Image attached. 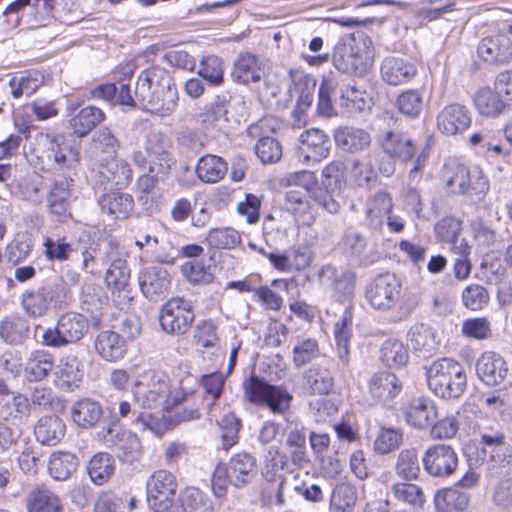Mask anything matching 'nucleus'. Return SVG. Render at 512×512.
Returning a JSON list of instances; mask_svg holds the SVG:
<instances>
[{
  "instance_id": "f257e3e1",
  "label": "nucleus",
  "mask_w": 512,
  "mask_h": 512,
  "mask_svg": "<svg viewBox=\"0 0 512 512\" xmlns=\"http://www.w3.org/2000/svg\"><path fill=\"white\" fill-rule=\"evenodd\" d=\"M133 396L142 408L155 413L168 410L184 399L173 395L167 378L153 370L145 371L138 376L133 386Z\"/></svg>"
},
{
  "instance_id": "f03ea898",
  "label": "nucleus",
  "mask_w": 512,
  "mask_h": 512,
  "mask_svg": "<svg viewBox=\"0 0 512 512\" xmlns=\"http://www.w3.org/2000/svg\"><path fill=\"white\" fill-rule=\"evenodd\" d=\"M256 475V458L245 451L235 453L227 463L216 465L211 478L213 493L216 497H223L229 483L241 488L251 483Z\"/></svg>"
},
{
  "instance_id": "7ed1b4c3",
  "label": "nucleus",
  "mask_w": 512,
  "mask_h": 512,
  "mask_svg": "<svg viewBox=\"0 0 512 512\" xmlns=\"http://www.w3.org/2000/svg\"><path fill=\"white\" fill-rule=\"evenodd\" d=\"M427 382L435 395L444 399L458 398L467 387V376L459 362L442 358L427 368Z\"/></svg>"
},
{
  "instance_id": "20e7f679",
  "label": "nucleus",
  "mask_w": 512,
  "mask_h": 512,
  "mask_svg": "<svg viewBox=\"0 0 512 512\" xmlns=\"http://www.w3.org/2000/svg\"><path fill=\"white\" fill-rule=\"evenodd\" d=\"M144 152L136 150L132 154L134 164L148 169L149 173L167 175L173 164L170 152L172 141L160 130H151L144 140Z\"/></svg>"
},
{
  "instance_id": "39448f33",
  "label": "nucleus",
  "mask_w": 512,
  "mask_h": 512,
  "mask_svg": "<svg viewBox=\"0 0 512 512\" xmlns=\"http://www.w3.org/2000/svg\"><path fill=\"white\" fill-rule=\"evenodd\" d=\"M88 320L85 316L75 312L63 314L55 327L35 328V336L42 345L52 348H61L81 340L88 331Z\"/></svg>"
},
{
  "instance_id": "423d86ee",
  "label": "nucleus",
  "mask_w": 512,
  "mask_h": 512,
  "mask_svg": "<svg viewBox=\"0 0 512 512\" xmlns=\"http://www.w3.org/2000/svg\"><path fill=\"white\" fill-rule=\"evenodd\" d=\"M31 152L48 166L58 165L70 168L79 162V152L67 144L65 135L56 133H38L32 141Z\"/></svg>"
},
{
  "instance_id": "0eeeda50",
  "label": "nucleus",
  "mask_w": 512,
  "mask_h": 512,
  "mask_svg": "<svg viewBox=\"0 0 512 512\" xmlns=\"http://www.w3.org/2000/svg\"><path fill=\"white\" fill-rule=\"evenodd\" d=\"M243 389L246 400L266 406L274 414L284 413L292 400V396L285 389L270 385L254 375L244 380Z\"/></svg>"
},
{
  "instance_id": "6e6552de",
  "label": "nucleus",
  "mask_w": 512,
  "mask_h": 512,
  "mask_svg": "<svg viewBox=\"0 0 512 512\" xmlns=\"http://www.w3.org/2000/svg\"><path fill=\"white\" fill-rule=\"evenodd\" d=\"M178 482L176 476L165 469L153 472L147 480V502L154 512H171Z\"/></svg>"
},
{
  "instance_id": "1a4fd4ad",
  "label": "nucleus",
  "mask_w": 512,
  "mask_h": 512,
  "mask_svg": "<svg viewBox=\"0 0 512 512\" xmlns=\"http://www.w3.org/2000/svg\"><path fill=\"white\" fill-rule=\"evenodd\" d=\"M400 294V281L390 273L378 275L366 289L369 305L380 311L391 310L398 303Z\"/></svg>"
},
{
  "instance_id": "9d476101",
  "label": "nucleus",
  "mask_w": 512,
  "mask_h": 512,
  "mask_svg": "<svg viewBox=\"0 0 512 512\" xmlns=\"http://www.w3.org/2000/svg\"><path fill=\"white\" fill-rule=\"evenodd\" d=\"M159 321L166 333L183 335L194 321L192 306L183 298H172L163 305Z\"/></svg>"
},
{
  "instance_id": "9b49d317",
  "label": "nucleus",
  "mask_w": 512,
  "mask_h": 512,
  "mask_svg": "<svg viewBox=\"0 0 512 512\" xmlns=\"http://www.w3.org/2000/svg\"><path fill=\"white\" fill-rule=\"evenodd\" d=\"M424 469L434 477L451 475L458 466L455 450L447 444H435L426 449L423 458Z\"/></svg>"
},
{
  "instance_id": "f8f14e48",
  "label": "nucleus",
  "mask_w": 512,
  "mask_h": 512,
  "mask_svg": "<svg viewBox=\"0 0 512 512\" xmlns=\"http://www.w3.org/2000/svg\"><path fill=\"white\" fill-rule=\"evenodd\" d=\"M111 264L105 272V283L114 300L119 304H127L132 300L130 288V269L125 259L118 255L110 259Z\"/></svg>"
},
{
  "instance_id": "ddd939ff",
  "label": "nucleus",
  "mask_w": 512,
  "mask_h": 512,
  "mask_svg": "<svg viewBox=\"0 0 512 512\" xmlns=\"http://www.w3.org/2000/svg\"><path fill=\"white\" fill-rule=\"evenodd\" d=\"M472 123L470 109L461 103L444 106L436 117L437 129L444 135L456 136L464 133Z\"/></svg>"
},
{
  "instance_id": "4468645a",
  "label": "nucleus",
  "mask_w": 512,
  "mask_h": 512,
  "mask_svg": "<svg viewBox=\"0 0 512 512\" xmlns=\"http://www.w3.org/2000/svg\"><path fill=\"white\" fill-rule=\"evenodd\" d=\"M105 444L112 448L122 463L133 464L142 456V444L136 434L130 431L108 429L104 435Z\"/></svg>"
},
{
  "instance_id": "2eb2a0df",
  "label": "nucleus",
  "mask_w": 512,
  "mask_h": 512,
  "mask_svg": "<svg viewBox=\"0 0 512 512\" xmlns=\"http://www.w3.org/2000/svg\"><path fill=\"white\" fill-rule=\"evenodd\" d=\"M298 151L299 160L303 164H317L327 158L330 153L329 136L322 130L312 128L300 135Z\"/></svg>"
},
{
  "instance_id": "dca6fc26",
  "label": "nucleus",
  "mask_w": 512,
  "mask_h": 512,
  "mask_svg": "<svg viewBox=\"0 0 512 512\" xmlns=\"http://www.w3.org/2000/svg\"><path fill=\"white\" fill-rule=\"evenodd\" d=\"M319 278L323 285L332 289L334 297L338 301L352 297L355 289V274L352 271L338 269L328 264L322 267Z\"/></svg>"
},
{
  "instance_id": "f3484780",
  "label": "nucleus",
  "mask_w": 512,
  "mask_h": 512,
  "mask_svg": "<svg viewBox=\"0 0 512 512\" xmlns=\"http://www.w3.org/2000/svg\"><path fill=\"white\" fill-rule=\"evenodd\" d=\"M305 430V427L298 421L289 422L286 428L285 452L290 458L291 465L297 468H302L310 462Z\"/></svg>"
},
{
  "instance_id": "a211bd4d",
  "label": "nucleus",
  "mask_w": 512,
  "mask_h": 512,
  "mask_svg": "<svg viewBox=\"0 0 512 512\" xmlns=\"http://www.w3.org/2000/svg\"><path fill=\"white\" fill-rule=\"evenodd\" d=\"M477 52L485 62L507 64L512 60V41L504 34L488 36L480 41Z\"/></svg>"
},
{
  "instance_id": "6ab92c4d",
  "label": "nucleus",
  "mask_w": 512,
  "mask_h": 512,
  "mask_svg": "<svg viewBox=\"0 0 512 512\" xmlns=\"http://www.w3.org/2000/svg\"><path fill=\"white\" fill-rule=\"evenodd\" d=\"M336 146L343 152L356 154L367 150L372 142L370 133L356 126L338 127L333 134Z\"/></svg>"
},
{
  "instance_id": "aec40b11",
  "label": "nucleus",
  "mask_w": 512,
  "mask_h": 512,
  "mask_svg": "<svg viewBox=\"0 0 512 512\" xmlns=\"http://www.w3.org/2000/svg\"><path fill=\"white\" fill-rule=\"evenodd\" d=\"M479 378L488 386L500 385L508 375L504 358L495 352H485L476 363Z\"/></svg>"
},
{
  "instance_id": "412c9836",
  "label": "nucleus",
  "mask_w": 512,
  "mask_h": 512,
  "mask_svg": "<svg viewBox=\"0 0 512 512\" xmlns=\"http://www.w3.org/2000/svg\"><path fill=\"white\" fill-rule=\"evenodd\" d=\"M402 383L390 372L375 373L369 380L368 392L373 403H387L393 400L401 391Z\"/></svg>"
},
{
  "instance_id": "4be33fe9",
  "label": "nucleus",
  "mask_w": 512,
  "mask_h": 512,
  "mask_svg": "<svg viewBox=\"0 0 512 512\" xmlns=\"http://www.w3.org/2000/svg\"><path fill=\"white\" fill-rule=\"evenodd\" d=\"M408 346L419 356L429 357L433 355L439 346V340L432 327L417 323L407 334Z\"/></svg>"
},
{
  "instance_id": "5701e85b",
  "label": "nucleus",
  "mask_w": 512,
  "mask_h": 512,
  "mask_svg": "<svg viewBox=\"0 0 512 512\" xmlns=\"http://www.w3.org/2000/svg\"><path fill=\"white\" fill-rule=\"evenodd\" d=\"M139 286L146 298L156 301L170 287L168 272L161 267H147L139 274Z\"/></svg>"
},
{
  "instance_id": "b1692460",
  "label": "nucleus",
  "mask_w": 512,
  "mask_h": 512,
  "mask_svg": "<svg viewBox=\"0 0 512 512\" xmlns=\"http://www.w3.org/2000/svg\"><path fill=\"white\" fill-rule=\"evenodd\" d=\"M118 248V243L112 239L92 240L89 245L81 251L83 258L82 269L94 273L90 268L99 261L104 264L114 256H117Z\"/></svg>"
},
{
  "instance_id": "393cba45",
  "label": "nucleus",
  "mask_w": 512,
  "mask_h": 512,
  "mask_svg": "<svg viewBox=\"0 0 512 512\" xmlns=\"http://www.w3.org/2000/svg\"><path fill=\"white\" fill-rule=\"evenodd\" d=\"M407 423L417 429L430 426L437 418V409L433 401L426 397L413 398L405 409Z\"/></svg>"
},
{
  "instance_id": "a878e982",
  "label": "nucleus",
  "mask_w": 512,
  "mask_h": 512,
  "mask_svg": "<svg viewBox=\"0 0 512 512\" xmlns=\"http://www.w3.org/2000/svg\"><path fill=\"white\" fill-rule=\"evenodd\" d=\"M310 198V190L303 188H292L287 191L285 196L287 210L292 212L296 220L305 226L312 225L315 220Z\"/></svg>"
},
{
  "instance_id": "bb28decb",
  "label": "nucleus",
  "mask_w": 512,
  "mask_h": 512,
  "mask_svg": "<svg viewBox=\"0 0 512 512\" xmlns=\"http://www.w3.org/2000/svg\"><path fill=\"white\" fill-rule=\"evenodd\" d=\"M99 178L102 183L110 184L117 189L127 187L133 178V172L128 162L112 158L100 165Z\"/></svg>"
},
{
  "instance_id": "cd10ccee",
  "label": "nucleus",
  "mask_w": 512,
  "mask_h": 512,
  "mask_svg": "<svg viewBox=\"0 0 512 512\" xmlns=\"http://www.w3.org/2000/svg\"><path fill=\"white\" fill-rule=\"evenodd\" d=\"M172 77L169 73L160 67H152L144 70L138 77L135 88L136 98L145 97L146 94H155L162 92L168 85H172Z\"/></svg>"
},
{
  "instance_id": "c85d7f7f",
  "label": "nucleus",
  "mask_w": 512,
  "mask_h": 512,
  "mask_svg": "<svg viewBox=\"0 0 512 512\" xmlns=\"http://www.w3.org/2000/svg\"><path fill=\"white\" fill-rule=\"evenodd\" d=\"M53 370L56 384L64 390L78 387L83 378L81 362L73 355L62 357Z\"/></svg>"
},
{
  "instance_id": "c756f323",
  "label": "nucleus",
  "mask_w": 512,
  "mask_h": 512,
  "mask_svg": "<svg viewBox=\"0 0 512 512\" xmlns=\"http://www.w3.org/2000/svg\"><path fill=\"white\" fill-rule=\"evenodd\" d=\"M161 91L152 94V96L151 93H147L145 97L138 98V100L151 113L164 117L176 108L178 92L173 82L172 85H168V88Z\"/></svg>"
},
{
  "instance_id": "7c9ffc66",
  "label": "nucleus",
  "mask_w": 512,
  "mask_h": 512,
  "mask_svg": "<svg viewBox=\"0 0 512 512\" xmlns=\"http://www.w3.org/2000/svg\"><path fill=\"white\" fill-rule=\"evenodd\" d=\"M96 353L105 361L115 362L123 358L126 344L118 333L110 330L101 331L94 340Z\"/></svg>"
},
{
  "instance_id": "2f4dec72",
  "label": "nucleus",
  "mask_w": 512,
  "mask_h": 512,
  "mask_svg": "<svg viewBox=\"0 0 512 512\" xmlns=\"http://www.w3.org/2000/svg\"><path fill=\"white\" fill-rule=\"evenodd\" d=\"M232 76L239 83H257L265 79V69L254 55L244 53L235 61Z\"/></svg>"
},
{
  "instance_id": "473e14b6",
  "label": "nucleus",
  "mask_w": 512,
  "mask_h": 512,
  "mask_svg": "<svg viewBox=\"0 0 512 512\" xmlns=\"http://www.w3.org/2000/svg\"><path fill=\"white\" fill-rule=\"evenodd\" d=\"M228 171V163L225 159L214 154L202 156L195 167V172L200 181L207 184H215L222 180Z\"/></svg>"
},
{
  "instance_id": "72a5a7b5",
  "label": "nucleus",
  "mask_w": 512,
  "mask_h": 512,
  "mask_svg": "<svg viewBox=\"0 0 512 512\" xmlns=\"http://www.w3.org/2000/svg\"><path fill=\"white\" fill-rule=\"evenodd\" d=\"M416 67L400 58H386L381 66L382 79L390 85H400L416 75Z\"/></svg>"
},
{
  "instance_id": "f704fd0d",
  "label": "nucleus",
  "mask_w": 512,
  "mask_h": 512,
  "mask_svg": "<svg viewBox=\"0 0 512 512\" xmlns=\"http://www.w3.org/2000/svg\"><path fill=\"white\" fill-rule=\"evenodd\" d=\"M102 212L115 219L127 218L134 208L133 197L128 193L110 192L98 199Z\"/></svg>"
},
{
  "instance_id": "c9c22d12",
  "label": "nucleus",
  "mask_w": 512,
  "mask_h": 512,
  "mask_svg": "<svg viewBox=\"0 0 512 512\" xmlns=\"http://www.w3.org/2000/svg\"><path fill=\"white\" fill-rule=\"evenodd\" d=\"M179 506L171 512H214L213 504L200 489L190 486L182 489L178 495Z\"/></svg>"
},
{
  "instance_id": "e433bc0d",
  "label": "nucleus",
  "mask_w": 512,
  "mask_h": 512,
  "mask_svg": "<svg viewBox=\"0 0 512 512\" xmlns=\"http://www.w3.org/2000/svg\"><path fill=\"white\" fill-rule=\"evenodd\" d=\"M34 434L41 444L53 446L64 437L65 424L56 415L43 416L35 425Z\"/></svg>"
},
{
  "instance_id": "4c0bfd02",
  "label": "nucleus",
  "mask_w": 512,
  "mask_h": 512,
  "mask_svg": "<svg viewBox=\"0 0 512 512\" xmlns=\"http://www.w3.org/2000/svg\"><path fill=\"white\" fill-rule=\"evenodd\" d=\"M26 507L28 512H63L60 497L45 487H37L29 492Z\"/></svg>"
},
{
  "instance_id": "58836bf2",
  "label": "nucleus",
  "mask_w": 512,
  "mask_h": 512,
  "mask_svg": "<svg viewBox=\"0 0 512 512\" xmlns=\"http://www.w3.org/2000/svg\"><path fill=\"white\" fill-rule=\"evenodd\" d=\"M392 197L385 191L376 192L367 202L366 217L369 226L374 229L381 228L385 218L393 209Z\"/></svg>"
},
{
  "instance_id": "ea45409f",
  "label": "nucleus",
  "mask_w": 512,
  "mask_h": 512,
  "mask_svg": "<svg viewBox=\"0 0 512 512\" xmlns=\"http://www.w3.org/2000/svg\"><path fill=\"white\" fill-rule=\"evenodd\" d=\"M79 465L78 457L68 451H54L48 460V472L58 481H65L72 476Z\"/></svg>"
},
{
  "instance_id": "a19ab883",
  "label": "nucleus",
  "mask_w": 512,
  "mask_h": 512,
  "mask_svg": "<svg viewBox=\"0 0 512 512\" xmlns=\"http://www.w3.org/2000/svg\"><path fill=\"white\" fill-rule=\"evenodd\" d=\"M104 119L105 114L100 108L87 106L70 118L69 127L78 137H85Z\"/></svg>"
},
{
  "instance_id": "79ce46f5",
  "label": "nucleus",
  "mask_w": 512,
  "mask_h": 512,
  "mask_svg": "<svg viewBox=\"0 0 512 512\" xmlns=\"http://www.w3.org/2000/svg\"><path fill=\"white\" fill-rule=\"evenodd\" d=\"M470 503V496L455 488H444L434 496L435 508L438 512H463Z\"/></svg>"
},
{
  "instance_id": "37998d69",
  "label": "nucleus",
  "mask_w": 512,
  "mask_h": 512,
  "mask_svg": "<svg viewBox=\"0 0 512 512\" xmlns=\"http://www.w3.org/2000/svg\"><path fill=\"white\" fill-rule=\"evenodd\" d=\"M73 421L82 428H90L96 425L102 417L103 411L99 402L84 398L73 404Z\"/></svg>"
},
{
  "instance_id": "c03bdc74",
  "label": "nucleus",
  "mask_w": 512,
  "mask_h": 512,
  "mask_svg": "<svg viewBox=\"0 0 512 512\" xmlns=\"http://www.w3.org/2000/svg\"><path fill=\"white\" fill-rule=\"evenodd\" d=\"M229 101L225 97L217 96L205 111L198 115V121L207 128L221 130L228 123Z\"/></svg>"
},
{
  "instance_id": "a18cd8bd",
  "label": "nucleus",
  "mask_w": 512,
  "mask_h": 512,
  "mask_svg": "<svg viewBox=\"0 0 512 512\" xmlns=\"http://www.w3.org/2000/svg\"><path fill=\"white\" fill-rule=\"evenodd\" d=\"M357 502V489L350 483L337 484L330 497V512H353Z\"/></svg>"
},
{
  "instance_id": "49530a36",
  "label": "nucleus",
  "mask_w": 512,
  "mask_h": 512,
  "mask_svg": "<svg viewBox=\"0 0 512 512\" xmlns=\"http://www.w3.org/2000/svg\"><path fill=\"white\" fill-rule=\"evenodd\" d=\"M114 458L108 453H97L88 462L87 472L91 481L103 485L114 474Z\"/></svg>"
},
{
  "instance_id": "de8ad7c7",
  "label": "nucleus",
  "mask_w": 512,
  "mask_h": 512,
  "mask_svg": "<svg viewBox=\"0 0 512 512\" xmlns=\"http://www.w3.org/2000/svg\"><path fill=\"white\" fill-rule=\"evenodd\" d=\"M205 240L210 248L217 250H233L242 242L240 233L229 226L210 229Z\"/></svg>"
},
{
  "instance_id": "09e8293b",
  "label": "nucleus",
  "mask_w": 512,
  "mask_h": 512,
  "mask_svg": "<svg viewBox=\"0 0 512 512\" xmlns=\"http://www.w3.org/2000/svg\"><path fill=\"white\" fill-rule=\"evenodd\" d=\"M305 383L313 394H328L334 386V378L328 367L314 365L304 374Z\"/></svg>"
},
{
  "instance_id": "8fccbe9b",
  "label": "nucleus",
  "mask_w": 512,
  "mask_h": 512,
  "mask_svg": "<svg viewBox=\"0 0 512 512\" xmlns=\"http://www.w3.org/2000/svg\"><path fill=\"white\" fill-rule=\"evenodd\" d=\"M474 105L479 114L488 117H495L501 114L505 103L499 93L488 87L479 89L474 96Z\"/></svg>"
},
{
  "instance_id": "3c124183",
  "label": "nucleus",
  "mask_w": 512,
  "mask_h": 512,
  "mask_svg": "<svg viewBox=\"0 0 512 512\" xmlns=\"http://www.w3.org/2000/svg\"><path fill=\"white\" fill-rule=\"evenodd\" d=\"M54 368V361L51 354L45 351H34L31 353L26 366L25 375L30 381H41L46 378Z\"/></svg>"
},
{
  "instance_id": "603ef678",
  "label": "nucleus",
  "mask_w": 512,
  "mask_h": 512,
  "mask_svg": "<svg viewBox=\"0 0 512 512\" xmlns=\"http://www.w3.org/2000/svg\"><path fill=\"white\" fill-rule=\"evenodd\" d=\"M50 301V292L45 288L27 290L21 297L22 307L31 317H41L45 315L48 311Z\"/></svg>"
},
{
  "instance_id": "864d4df0",
  "label": "nucleus",
  "mask_w": 512,
  "mask_h": 512,
  "mask_svg": "<svg viewBox=\"0 0 512 512\" xmlns=\"http://www.w3.org/2000/svg\"><path fill=\"white\" fill-rule=\"evenodd\" d=\"M383 148L390 156L408 161L415 154V146L413 141L400 134L387 132L383 141Z\"/></svg>"
},
{
  "instance_id": "5fc2aeb1",
  "label": "nucleus",
  "mask_w": 512,
  "mask_h": 512,
  "mask_svg": "<svg viewBox=\"0 0 512 512\" xmlns=\"http://www.w3.org/2000/svg\"><path fill=\"white\" fill-rule=\"evenodd\" d=\"M352 313L345 310L340 320L336 322L334 335L337 352L341 361L347 365L349 362V341L351 337Z\"/></svg>"
},
{
  "instance_id": "6e6d98bb",
  "label": "nucleus",
  "mask_w": 512,
  "mask_h": 512,
  "mask_svg": "<svg viewBox=\"0 0 512 512\" xmlns=\"http://www.w3.org/2000/svg\"><path fill=\"white\" fill-rule=\"evenodd\" d=\"M71 184L72 180L65 178L54 182L48 197L49 208L53 214L58 216L66 214L71 196Z\"/></svg>"
},
{
  "instance_id": "4d7b16f0",
  "label": "nucleus",
  "mask_w": 512,
  "mask_h": 512,
  "mask_svg": "<svg viewBox=\"0 0 512 512\" xmlns=\"http://www.w3.org/2000/svg\"><path fill=\"white\" fill-rule=\"evenodd\" d=\"M28 332V323L22 317H6L0 324V336L9 344L22 343L27 338Z\"/></svg>"
},
{
  "instance_id": "13d9d810",
  "label": "nucleus",
  "mask_w": 512,
  "mask_h": 512,
  "mask_svg": "<svg viewBox=\"0 0 512 512\" xmlns=\"http://www.w3.org/2000/svg\"><path fill=\"white\" fill-rule=\"evenodd\" d=\"M29 416L30 402L25 395L20 393L13 395L6 403L4 420L23 428Z\"/></svg>"
},
{
  "instance_id": "bf43d9fd",
  "label": "nucleus",
  "mask_w": 512,
  "mask_h": 512,
  "mask_svg": "<svg viewBox=\"0 0 512 512\" xmlns=\"http://www.w3.org/2000/svg\"><path fill=\"white\" fill-rule=\"evenodd\" d=\"M291 461L286 452L279 446H270L264 454V476L267 480H273L277 472L288 470Z\"/></svg>"
},
{
  "instance_id": "052dcab7",
  "label": "nucleus",
  "mask_w": 512,
  "mask_h": 512,
  "mask_svg": "<svg viewBox=\"0 0 512 512\" xmlns=\"http://www.w3.org/2000/svg\"><path fill=\"white\" fill-rule=\"evenodd\" d=\"M391 493L398 501L409 505L422 507L425 503L423 490L416 484L407 482H398L391 487Z\"/></svg>"
},
{
  "instance_id": "680f3d73",
  "label": "nucleus",
  "mask_w": 512,
  "mask_h": 512,
  "mask_svg": "<svg viewBox=\"0 0 512 512\" xmlns=\"http://www.w3.org/2000/svg\"><path fill=\"white\" fill-rule=\"evenodd\" d=\"M383 362L389 367H401L408 361V352L402 342L395 339L386 340L381 347Z\"/></svg>"
},
{
  "instance_id": "e2e57ef3",
  "label": "nucleus",
  "mask_w": 512,
  "mask_h": 512,
  "mask_svg": "<svg viewBox=\"0 0 512 512\" xmlns=\"http://www.w3.org/2000/svg\"><path fill=\"white\" fill-rule=\"evenodd\" d=\"M396 473L405 480H413L418 477L420 466L417 453L414 449L402 450L397 458Z\"/></svg>"
},
{
  "instance_id": "0e129e2a",
  "label": "nucleus",
  "mask_w": 512,
  "mask_h": 512,
  "mask_svg": "<svg viewBox=\"0 0 512 512\" xmlns=\"http://www.w3.org/2000/svg\"><path fill=\"white\" fill-rule=\"evenodd\" d=\"M198 74L211 85H220L224 79V62L215 55L206 56L201 61Z\"/></svg>"
},
{
  "instance_id": "69168bd1",
  "label": "nucleus",
  "mask_w": 512,
  "mask_h": 512,
  "mask_svg": "<svg viewBox=\"0 0 512 512\" xmlns=\"http://www.w3.org/2000/svg\"><path fill=\"white\" fill-rule=\"evenodd\" d=\"M32 248L31 237L27 234H18L6 247V258L8 262L16 265L30 255Z\"/></svg>"
},
{
  "instance_id": "338daca9",
  "label": "nucleus",
  "mask_w": 512,
  "mask_h": 512,
  "mask_svg": "<svg viewBox=\"0 0 512 512\" xmlns=\"http://www.w3.org/2000/svg\"><path fill=\"white\" fill-rule=\"evenodd\" d=\"M255 153L264 164H273L282 158V146L273 137H261L256 143Z\"/></svg>"
},
{
  "instance_id": "774afa93",
  "label": "nucleus",
  "mask_w": 512,
  "mask_h": 512,
  "mask_svg": "<svg viewBox=\"0 0 512 512\" xmlns=\"http://www.w3.org/2000/svg\"><path fill=\"white\" fill-rule=\"evenodd\" d=\"M193 342L196 346L208 349L219 342L217 326L210 320L199 322L193 331Z\"/></svg>"
}]
</instances>
